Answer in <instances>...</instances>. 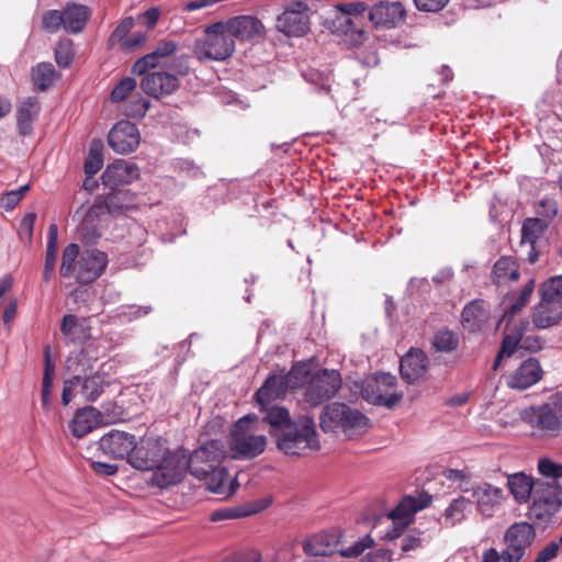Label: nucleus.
Segmentation results:
<instances>
[{"label":"nucleus","mask_w":562,"mask_h":562,"mask_svg":"<svg viewBox=\"0 0 562 562\" xmlns=\"http://www.w3.org/2000/svg\"><path fill=\"white\" fill-rule=\"evenodd\" d=\"M258 422L256 414H247L234 424L227 439L232 459L252 460L265 451L266 436L255 434Z\"/></svg>","instance_id":"1"},{"label":"nucleus","mask_w":562,"mask_h":562,"mask_svg":"<svg viewBox=\"0 0 562 562\" xmlns=\"http://www.w3.org/2000/svg\"><path fill=\"white\" fill-rule=\"evenodd\" d=\"M277 447L288 456H305L319 449L313 417L304 415L293 420L277 439Z\"/></svg>","instance_id":"2"},{"label":"nucleus","mask_w":562,"mask_h":562,"mask_svg":"<svg viewBox=\"0 0 562 562\" xmlns=\"http://www.w3.org/2000/svg\"><path fill=\"white\" fill-rule=\"evenodd\" d=\"M520 418L542 435L559 436L562 431V392H557L540 405L522 409Z\"/></svg>","instance_id":"3"},{"label":"nucleus","mask_w":562,"mask_h":562,"mask_svg":"<svg viewBox=\"0 0 562 562\" xmlns=\"http://www.w3.org/2000/svg\"><path fill=\"white\" fill-rule=\"evenodd\" d=\"M235 52V41L218 21L204 30V35L198 38L193 45V53L196 58L203 60L222 61L227 59Z\"/></svg>","instance_id":"4"},{"label":"nucleus","mask_w":562,"mask_h":562,"mask_svg":"<svg viewBox=\"0 0 562 562\" xmlns=\"http://www.w3.org/2000/svg\"><path fill=\"white\" fill-rule=\"evenodd\" d=\"M528 516L536 522H547L562 507V486L555 481H536Z\"/></svg>","instance_id":"5"},{"label":"nucleus","mask_w":562,"mask_h":562,"mask_svg":"<svg viewBox=\"0 0 562 562\" xmlns=\"http://www.w3.org/2000/svg\"><path fill=\"white\" fill-rule=\"evenodd\" d=\"M321 428L325 432H335L364 429L368 427L369 419L360 411L352 408L344 403H331L324 407L321 414Z\"/></svg>","instance_id":"6"},{"label":"nucleus","mask_w":562,"mask_h":562,"mask_svg":"<svg viewBox=\"0 0 562 562\" xmlns=\"http://www.w3.org/2000/svg\"><path fill=\"white\" fill-rule=\"evenodd\" d=\"M396 386L395 375L378 372L363 382L361 395L370 404L393 408L403 398V393L397 392Z\"/></svg>","instance_id":"7"},{"label":"nucleus","mask_w":562,"mask_h":562,"mask_svg":"<svg viewBox=\"0 0 562 562\" xmlns=\"http://www.w3.org/2000/svg\"><path fill=\"white\" fill-rule=\"evenodd\" d=\"M191 473V459L184 449H177L164 456V461L154 471L151 482L154 485L166 488L180 483L187 472Z\"/></svg>","instance_id":"8"},{"label":"nucleus","mask_w":562,"mask_h":562,"mask_svg":"<svg viewBox=\"0 0 562 562\" xmlns=\"http://www.w3.org/2000/svg\"><path fill=\"white\" fill-rule=\"evenodd\" d=\"M68 369L74 371L75 374H80L79 393L87 402H95L104 392V379L98 373L93 372L92 366L87 358L85 351H80L74 358L68 359Z\"/></svg>","instance_id":"9"},{"label":"nucleus","mask_w":562,"mask_h":562,"mask_svg":"<svg viewBox=\"0 0 562 562\" xmlns=\"http://www.w3.org/2000/svg\"><path fill=\"white\" fill-rule=\"evenodd\" d=\"M431 501L432 496L426 492H422L418 496H404L389 514V518L392 519L393 531H387L386 537L390 540L398 538L411 524L413 515L428 507Z\"/></svg>","instance_id":"10"},{"label":"nucleus","mask_w":562,"mask_h":562,"mask_svg":"<svg viewBox=\"0 0 562 562\" xmlns=\"http://www.w3.org/2000/svg\"><path fill=\"white\" fill-rule=\"evenodd\" d=\"M341 386V376L337 370H321L316 372L305 386V401L312 406H318L336 395Z\"/></svg>","instance_id":"11"},{"label":"nucleus","mask_w":562,"mask_h":562,"mask_svg":"<svg viewBox=\"0 0 562 562\" xmlns=\"http://www.w3.org/2000/svg\"><path fill=\"white\" fill-rule=\"evenodd\" d=\"M307 0H293L277 19V29L288 36H304L311 26Z\"/></svg>","instance_id":"12"},{"label":"nucleus","mask_w":562,"mask_h":562,"mask_svg":"<svg viewBox=\"0 0 562 562\" xmlns=\"http://www.w3.org/2000/svg\"><path fill=\"white\" fill-rule=\"evenodd\" d=\"M168 452L166 441L156 438H143L135 440V449L130 457V464L140 471L157 470Z\"/></svg>","instance_id":"13"},{"label":"nucleus","mask_w":562,"mask_h":562,"mask_svg":"<svg viewBox=\"0 0 562 562\" xmlns=\"http://www.w3.org/2000/svg\"><path fill=\"white\" fill-rule=\"evenodd\" d=\"M540 301L533 308L532 324L537 329H547L562 322V294L551 290L539 292Z\"/></svg>","instance_id":"14"},{"label":"nucleus","mask_w":562,"mask_h":562,"mask_svg":"<svg viewBox=\"0 0 562 562\" xmlns=\"http://www.w3.org/2000/svg\"><path fill=\"white\" fill-rule=\"evenodd\" d=\"M225 457L226 450L220 440L207 441L190 456L191 474L194 477H204L212 467L221 465Z\"/></svg>","instance_id":"15"},{"label":"nucleus","mask_w":562,"mask_h":562,"mask_svg":"<svg viewBox=\"0 0 562 562\" xmlns=\"http://www.w3.org/2000/svg\"><path fill=\"white\" fill-rule=\"evenodd\" d=\"M535 538L536 531L532 525L525 521L515 522L508 527L504 535V542L506 544L504 551L514 562H519Z\"/></svg>","instance_id":"16"},{"label":"nucleus","mask_w":562,"mask_h":562,"mask_svg":"<svg viewBox=\"0 0 562 562\" xmlns=\"http://www.w3.org/2000/svg\"><path fill=\"white\" fill-rule=\"evenodd\" d=\"M470 493L476 505V510L484 518L493 517L506 499L504 490L488 482L475 483L470 488Z\"/></svg>","instance_id":"17"},{"label":"nucleus","mask_w":562,"mask_h":562,"mask_svg":"<svg viewBox=\"0 0 562 562\" xmlns=\"http://www.w3.org/2000/svg\"><path fill=\"white\" fill-rule=\"evenodd\" d=\"M139 142L140 133L137 126L126 120L115 123L108 134L109 146L121 155L135 151L139 146Z\"/></svg>","instance_id":"18"},{"label":"nucleus","mask_w":562,"mask_h":562,"mask_svg":"<svg viewBox=\"0 0 562 562\" xmlns=\"http://www.w3.org/2000/svg\"><path fill=\"white\" fill-rule=\"evenodd\" d=\"M135 436L130 432L112 429L100 438L98 446L99 450L109 458L115 460L126 458L130 462V457L135 449Z\"/></svg>","instance_id":"19"},{"label":"nucleus","mask_w":562,"mask_h":562,"mask_svg":"<svg viewBox=\"0 0 562 562\" xmlns=\"http://www.w3.org/2000/svg\"><path fill=\"white\" fill-rule=\"evenodd\" d=\"M108 266V256L98 249L85 250L77 262L76 279L80 284H89L104 272Z\"/></svg>","instance_id":"20"},{"label":"nucleus","mask_w":562,"mask_h":562,"mask_svg":"<svg viewBox=\"0 0 562 562\" xmlns=\"http://www.w3.org/2000/svg\"><path fill=\"white\" fill-rule=\"evenodd\" d=\"M405 18L406 10L401 1L381 0L369 11L370 21L384 29L396 27Z\"/></svg>","instance_id":"21"},{"label":"nucleus","mask_w":562,"mask_h":562,"mask_svg":"<svg viewBox=\"0 0 562 562\" xmlns=\"http://www.w3.org/2000/svg\"><path fill=\"white\" fill-rule=\"evenodd\" d=\"M143 76L142 90L156 99L172 94L180 86L178 76L167 71H151Z\"/></svg>","instance_id":"22"},{"label":"nucleus","mask_w":562,"mask_h":562,"mask_svg":"<svg viewBox=\"0 0 562 562\" xmlns=\"http://www.w3.org/2000/svg\"><path fill=\"white\" fill-rule=\"evenodd\" d=\"M221 22L233 40L255 41L261 37L263 32L261 21L252 15H237Z\"/></svg>","instance_id":"23"},{"label":"nucleus","mask_w":562,"mask_h":562,"mask_svg":"<svg viewBox=\"0 0 562 562\" xmlns=\"http://www.w3.org/2000/svg\"><path fill=\"white\" fill-rule=\"evenodd\" d=\"M542 375L543 370L539 360L528 358L508 375L506 383L513 390L524 391L539 382Z\"/></svg>","instance_id":"24"},{"label":"nucleus","mask_w":562,"mask_h":562,"mask_svg":"<svg viewBox=\"0 0 562 562\" xmlns=\"http://www.w3.org/2000/svg\"><path fill=\"white\" fill-rule=\"evenodd\" d=\"M491 317L488 302L474 299L467 303L461 312V325L469 333L482 331Z\"/></svg>","instance_id":"25"},{"label":"nucleus","mask_w":562,"mask_h":562,"mask_svg":"<svg viewBox=\"0 0 562 562\" xmlns=\"http://www.w3.org/2000/svg\"><path fill=\"white\" fill-rule=\"evenodd\" d=\"M139 177V170L135 164L116 160L109 165L102 173V182L110 189H120V186L128 184Z\"/></svg>","instance_id":"26"},{"label":"nucleus","mask_w":562,"mask_h":562,"mask_svg":"<svg viewBox=\"0 0 562 562\" xmlns=\"http://www.w3.org/2000/svg\"><path fill=\"white\" fill-rule=\"evenodd\" d=\"M428 357L420 350L409 349L400 361V372L404 381L412 384L426 375Z\"/></svg>","instance_id":"27"},{"label":"nucleus","mask_w":562,"mask_h":562,"mask_svg":"<svg viewBox=\"0 0 562 562\" xmlns=\"http://www.w3.org/2000/svg\"><path fill=\"white\" fill-rule=\"evenodd\" d=\"M535 290V280L529 279L522 289L518 292L508 293L503 302V315L499 323L506 322V330L509 329L510 322L515 315L530 302L531 295Z\"/></svg>","instance_id":"28"},{"label":"nucleus","mask_w":562,"mask_h":562,"mask_svg":"<svg viewBox=\"0 0 562 562\" xmlns=\"http://www.w3.org/2000/svg\"><path fill=\"white\" fill-rule=\"evenodd\" d=\"M91 330L90 317L66 314L60 323V333L71 344H85L90 340L92 337Z\"/></svg>","instance_id":"29"},{"label":"nucleus","mask_w":562,"mask_h":562,"mask_svg":"<svg viewBox=\"0 0 562 562\" xmlns=\"http://www.w3.org/2000/svg\"><path fill=\"white\" fill-rule=\"evenodd\" d=\"M339 541V533L322 531L306 538L302 549L310 557H329L338 551Z\"/></svg>","instance_id":"30"},{"label":"nucleus","mask_w":562,"mask_h":562,"mask_svg":"<svg viewBox=\"0 0 562 562\" xmlns=\"http://www.w3.org/2000/svg\"><path fill=\"white\" fill-rule=\"evenodd\" d=\"M101 423V413L93 406H86L75 413L69 423V428L75 437L82 438L95 429Z\"/></svg>","instance_id":"31"},{"label":"nucleus","mask_w":562,"mask_h":562,"mask_svg":"<svg viewBox=\"0 0 562 562\" xmlns=\"http://www.w3.org/2000/svg\"><path fill=\"white\" fill-rule=\"evenodd\" d=\"M256 404L261 414L262 422L271 427V434L285 429L293 422L289 411L283 406L273 404V402Z\"/></svg>","instance_id":"32"},{"label":"nucleus","mask_w":562,"mask_h":562,"mask_svg":"<svg viewBox=\"0 0 562 562\" xmlns=\"http://www.w3.org/2000/svg\"><path fill=\"white\" fill-rule=\"evenodd\" d=\"M519 277V263L513 256H501L491 272V281L498 286L517 281Z\"/></svg>","instance_id":"33"},{"label":"nucleus","mask_w":562,"mask_h":562,"mask_svg":"<svg viewBox=\"0 0 562 562\" xmlns=\"http://www.w3.org/2000/svg\"><path fill=\"white\" fill-rule=\"evenodd\" d=\"M41 112V104L36 97H27L18 106L16 127L22 136H29L33 132V122L38 117Z\"/></svg>","instance_id":"34"},{"label":"nucleus","mask_w":562,"mask_h":562,"mask_svg":"<svg viewBox=\"0 0 562 562\" xmlns=\"http://www.w3.org/2000/svg\"><path fill=\"white\" fill-rule=\"evenodd\" d=\"M288 391V380L283 374H270L263 384L256 391V403L273 402L283 397Z\"/></svg>","instance_id":"35"},{"label":"nucleus","mask_w":562,"mask_h":562,"mask_svg":"<svg viewBox=\"0 0 562 562\" xmlns=\"http://www.w3.org/2000/svg\"><path fill=\"white\" fill-rule=\"evenodd\" d=\"M90 16L87 7L77 3H67L63 9L64 30L70 34L81 32Z\"/></svg>","instance_id":"36"},{"label":"nucleus","mask_w":562,"mask_h":562,"mask_svg":"<svg viewBox=\"0 0 562 562\" xmlns=\"http://www.w3.org/2000/svg\"><path fill=\"white\" fill-rule=\"evenodd\" d=\"M507 486L515 501L522 504L528 502L535 493L536 480L518 472L507 476Z\"/></svg>","instance_id":"37"},{"label":"nucleus","mask_w":562,"mask_h":562,"mask_svg":"<svg viewBox=\"0 0 562 562\" xmlns=\"http://www.w3.org/2000/svg\"><path fill=\"white\" fill-rule=\"evenodd\" d=\"M58 227L55 223L50 224L48 227L47 234V246L45 254V262H44V271H43V280L45 282H49L53 279L55 266L57 261V252H58Z\"/></svg>","instance_id":"38"},{"label":"nucleus","mask_w":562,"mask_h":562,"mask_svg":"<svg viewBox=\"0 0 562 562\" xmlns=\"http://www.w3.org/2000/svg\"><path fill=\"white\" fill-rule=\"evenodd\" d=\"M267 506L268 503L266 501H259L251 504H247L246 506L218 509L212 513L211 520L221 521L250 516L261 512Z\"/></svg>","instance_id":"39"},{"label":"nucleus","mask_w":562,"mask_h":562,"mask_svg":"<svg viewBox=\"0 0 562 562\" xmlns=\"http://www.w3.org/2000/svg\"><path fill=\"white\" fill-rule=\"evenodd\" d=\"M111 216L115 217L135 206V194L128 189H111L106 194Z\"/></svg>","instance_id":"40"},{"label":"nucleus","mask_w":562,"mask_h":562,"mask_svg":"<svg viewBox=\"0 0 562 562\" xmlns=\"http://www.w3.org/2000/svg\"><path fill=\"white\" fill-rule=\"evenodd\" d=\"M472 502L463 496H459L449 504L443 512L446 526L453 527L467 518L471 512Z\"/></svg>","instance_id":"41"},{"label":"nucleus","mask_w":562,"mask_h":562,"mask_svg":"<svg viewBox=\"0 0 562 562\" xmlns=\"http://www.w3.org/2000/svg\"><path fill=\"white\" fill-rule=\"evenodd\" d=\"M528 325L529 321L527 318L521 319L519 324H515L513 328L505 334L498 352L505 357H510L520 344Z\"/></svg>","instance_id":"42"},{"label":"nucleus","mask_w":562,"mask_h":562,"mask_svg":"<svg viewBox=\"0 0 562 562\" xmlns=\"http://www.w3.org/2000/svg\"><path fill=\"white\" fill-rule=\"evenodd\" d=\"M54 371L55 364L50 357V347L46 346L44 350V375L42 384V406L45 409L50 407Z\"/></svg>","instance_id":"43"},{"label":"nucleus","mask_w":562,"mask_h":562,"mask_svg":"<svg viewBox=\"0 0 562 562\" xmlns=\"http://www.w3.org/2000/svg\"><path fill=\"white\" fill-rule=\"evenodd\" d=\"M57 72L50 63H40L32 69V80L38 91H46L54 82Z\"/></svg>","instance_id":"44"},{"label":"nucleus","mask_w":562,"mask_h":562,"mask_svg":"<svg viewBox=\"0 0 562 562\" xmlns=\"http://www.w3.org/2000/svg\"><path fill=\"white\" fill-rule=\"evenodd\" d=\"M549 225L536 217H527L521 226V244H537Z\"/></svg>","instance_id":"45"},{"label":"nucleus","mask_w":562,"mask_h":562,"mask_svg":"<svg viewBox=\"0 0 562 562\" xmlns=\"http://www.w3.org/2000/svg\"><path fill=\"white\" fill-rule=\"evenodd\" d=\"M199 480H204L207 484V488L216 494H222L225 492V484L228 482L229 473L228 471L221 467H212V470L205 474L204 477H198Z\"/></svg>","instance_id":"46"},{"label":"nucleus","mask_w":562,"mask_h":562,"mask_svg":"<svg viewBox=\"0 0 562 562\" xmlns=\"http://www.w3.org/2000/svg\"><path fill=\"white\" fill-rule=\"evenodd\" d=\"M459 346V337L448 328L439 329L432 339V347L439 352H451Z\"/></svg>","instance_id":"47"},{"label":"nucleus","mask_w":562,"mask_h":562,"mask_svg":"<svg viewBox=\"0 0 562 562\" xmlns=\"http://www.w3.org/2000/svg\"><path fill=\"white\" fill-rule=\"evenodd\" d=\"M55 60L60 68H68L74 60V43L69 38H60L54 49Z\"/></svg>","instance_id":"48"},{"label":"nucleus","mask_w":562,"mask_h":562,"mask_svg":"<svg viewBox=\"0 0 562 562\" xmlns=\"http://www.w3.org/2000/svg\"><path fill=\"white\" fill-rule=\"evenodd\" d=\"M430 537L418 529H411L402 539L401 550L404 553L415 551L429 543Z\"/></svg>","instance_id":"49"},{"label":"nucleus","mask_w":562,"mask_h":562,"mask_svg":"<svg viewBox=\"0 0 562 562\" xmlns=\"http://www.w3.org/2000/svg\"><path fill=\"white\" fill-rule=\"evenodd\" d=\"M538 471L542 477L536 481H555L562 477V463L554 462L549 458H541L538 461Z\"/></svg>","instance_id":"50"},{"label":"nucleus","mask_w":562,"mask_h":562,"mask_svg":"<svg viewBox=\"0 0 562 562\" xmlns=\"http://www.w3.org/2000/svg\"><path fill=\"white\" fill-rule=\"evenodd\" d=\"M79 256V247L77 244H69L65 247L63 251L61 266H60V274L65 278H69L77 272V265H75L76 259Z\"/></svg>","instance_id":"51"},{"label":"nucleus","mask_w":562,"mask_h":562,"mask_svg":"<svg viewBox=\"0 0 562 562\" xmlns=\"http://www.w3.org/2000/svg\"><path fill=\"white\" fill-rule=\"evenodd\" d=\"M536 218L550 225L558 214V202L552 198L542 199L535 207Z\"/></svg>","instance_id":"52"},{"label":"nucleus","mask_w":562,"mask_h":562,"mask_svg":"<svg viewBox=\"0 0 562 562\" xmlns=\"http://www.w3.org/2000/svg\"><path fill=\"white\" fill-rule=\"evenodd\" d=\"M150 102L144 97H136L124 104V114L130 117L142 119L146 115Z\"/></svg>","instance_id":"53"},{"label":"nucleus","mask_w":562,"mask_h":562,"mask_svg":"<svg viewBox=\"0 0 562 562\" xmlns=\"http://www.w3.org/2000/svg\"><path fill=\"white\" fill-rule=\"evenodd\" d=\"M151 312H153L151 305L126 304V305H121L117 308V315L127 322H133L140 317H144Z\"/></svg>","instance_id":"54"},{"label":"nucleus","mask_w":562,"mask_h":562,"mask_svg":"<svg viewBox=\"0 0 562 562\" xmlns=\"http://www.w3.org/2000/svg\"><path fill=\"white\" fill-rule=\"evenodd\" d=\"M137 87V82L132 77L122 78L113 88L111 92V101L112 102H121L124 101L128 94L134 91Z\"/></svg>","instance_id":"55"},{"label":"nucleus","mask_w":562,"mask_h":562,"mask_svg":"<svg viewBox=\"0 0 562 562\" xmlns=\"http://www.w3.org/2000/svg\"><path fill=\"white\" fill-rule=\"evenodd\" d=\"M160 60L161 58L153 50L151 53L138 58L133 65L132 71L138 76L151 72L150 69L159 66Z\"/></svg>","instance_id":"56"},{"label":"nucleus","mask_w":562,"mask_h":562,"mask_svg":"<svg viewBox=\"0 0 562 562\" xmlns=\"http://www.w3.org/2000/svg\"><path fill=\"white\" fill-rule=\"evenodd\" d=\"M373 544L374 540L372 537L370 535H366L353 544L338 550V552L342 558H357L361 555L367 549L373 547Z\"/></svg>","instance_id":"57"},{"label":"nucleus","mask_w":562,"mask_h":562,"mask_svg":"<svg viewBox=\"0 0 562 562\" xmlns=\"http://www.w3.org/2000/svg\"><path fill=\"white\" fill-rule=\"evenodd\" d=\"M43 29L48 33H56L64 27L63 10H48L42 18Z\"/></svg>","instance_id":"58"},{"label":"nucleus","mask_w":562,"mask_h":562,"mask_svg":"<svg viewBox=\"0 0 562 562\" xmlns=\"http://www.w3.org/2000/svg\"><path fill=\"white\" fill-rule=\"evenodd\" d=\"M29 189H30V186L25 184V186L20 187L16 190H11V191L5 192L0 198V207L4 209L7 211L13 210L19 204L22 196L29 191Z\"/></svg>","instance_id":"59"},{"label":"nucleus","mask_w":562,"mask_h":562,"mask_svg":"<svg viewBox=\"0 0 562 562\" xmlns=\"http://www.w3.org/2000/svg\"><path fill=\"white\" fill-rule=\"evenodd\" d=\"M303 77L306 81L314 86V90L319 94H328L330 92L329 77H323L317 71L304 72Z\"/></svg>","instance_id":"60"},{"label":"nucleus","mask_w":562,"mask_h":562,"mask_svg":"<svg viewBox=\"0 0 562 562\" xmlns=\"http://www.w3.org/2000/svg\"><path fill=\"white\" fill-rule=\"evenodd\" d=\"M103 166L102 154L99 149L91 146L89 156L85 160V172L87 176L92 177L97 175Z\"/></svg>","instance_id":"61"},{"label":"nucleus","mask_w":562,"mask_h":562,"mask_svg":"<svg viewBox=\"0 0 562 562\" xmlns=\"http://www.w3.org/2000/svg\"><path fill=\"white\" fill-rule=\"evenodd\" d=\"M134 25V20L132 16H127L123 19L120 24L114 29L112 34L109 37V45L111 47L115 46L120 42H122L126 35L130 33Z\"/></svg>","instance_id":"62"},{"label":"nucleus","mask_w":562,"mask_h":562,"mask_svg":"<svg viewBox=\"0 0 562 562\" xmlns=\"http://www.w3.org/2000/svg\"><path fill=\"white\" fill-rule=\"evenodd\" d=\"M105 215H111V209L109 206L106 195L102 201H95L91 205V207L87 212L85 222L93 223L94 221H100Z\"/></svg>","instance_id":"63"},{"label":"nucleus","mask_w":562,"mask_h":562,"mask_svg":"<svg viewBox=\"0 0 562 562\" xmlns=\"http://www.w3.org/2000/svg\"><path fill=\"white\" fill-rule=\"evenodd\" d=\"M80 384V374H74L70 379L64 381L61 392L63 405H68L74 398V391Z\"/></svg>","instance_id":"64"}]
</instances>
